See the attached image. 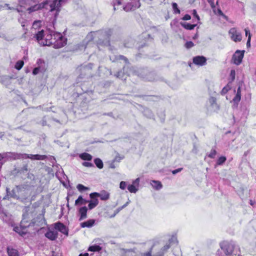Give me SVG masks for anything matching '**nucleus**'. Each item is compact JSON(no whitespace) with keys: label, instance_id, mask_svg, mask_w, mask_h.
I'll return each mask as SVG.
<instances>
[{"label":"nucleus","instance_id":"20","mask_svg":"<svg viewBox=\"0 0 256 256\" xmlns=\"http://www.w3.org/2000/svg\"><path fill=\"white\" fill-rule=\"evenodd\" d=\"M94 222L95 220H88L86 222H82L80 226L82 228H91L94 226Z\"/></svg>","mask_w":256,"mask_h":256},{"label":"nucleus","instance_id":"53","mask_svg":"<svg viewBox=\"0 0 256 256\" xmlns=\"http://www.w3.org/2000/svg\"><path fill=\"white\" fill-rule=\"evenodd\" d=\"M148 113V115L147 116H148V117H150L152 116V112L150 110H144V114L146 115Z\"/></svg>","mask_w":256,"mask_h":256},{"label":"nucleus","instance_id":"23","mask_svg":"<svg viewBox=\"0 0 256 256\" xmlns=\"http://www.w3.org/2000/svg\"><path fill=\"white\" fill-rule=\"evenodd\" d=\"M181 26L184 27V28L188 30H193L196 26V24H190L184 22H180Z\"/></svg>","mask_w":256,"mask_h":256},{"label":"nucleus","instance_id":"57","mask_svg":"<svg viewBox=\"0 0 256 256\" xmlns=\"http://www.w3.org/2000/svg\"><path fill=\"white\" fill-rule=\"evenodd\" d=\"M123 158H124V157L116 156L115 159H114V161L120 162V160L122 159Z\"/></svg>","mask_w":256,"mask_h":256},{"label":"nucleus","instance_id":"51","mask_svg":"<svg viewBox=\"0 0 256 256\" xmlns=\"http://www.w3.org/2000/svg\"><path fill=\"white\" fill-rule=\"evenodd\" d=\"M118 59H120V60H124L126 63H127L128 62V59L126 57H124V56H122V55H120V56H118Z\"/></svg>","mask_w":256,"mask_h":256},{"label":"nucleus","instance_id":"2","mask_svg":"<svg viewBox=\"0 0 256 256\" xmlns=\"http://www.w3.org/2000/svg\"><path fill=\"white\" fill-rule=\"evenodd\" d=\"M112 30H99L98 32H92L86 36V39L90 41L94 38H98V44L104 46L110 45V36L112 34Z\"/></svg>","mask_w":256,"mask_h":256},{"label":"nucleus","instance_id":"7","mask_svg":"<svg viewBox=\"0 0 256 256\" xmlns=\"http://www.w3.org/2000/svg\"><path fill=\"white\" fill-rule=\"evenodd\" d=\"M16 160L30 158L32 160H44L46 158L45 155L28 154H26L16 153Z\"/></svg>","mask_w":256,"mask_h":256},{"label":"nucleus","instance_id":"18","mask_svg":"<svg viewBox=\"0 0 256 256\" xmlns=\"http://www.w3.org/2000/svg\"><path fill=\"white\" fill-rule=\"evenodd\" d=\"M241 99V89L240 87L239 86L237 90V92L236 95L232 99V101L234 103L238 104V102Z\"/></svg>","mask_w":256,"mask_h":256},{"label":"nucleus","instance_id":"25","mask_svg":"<svg viewBox=\"0 0 256 256\" xmlns=\"http://www.w3.org/2000/svg\"><path fill=\"white\" fill-rule=\"evenodd\" d=\"M94 162L96 166L101 169L103 168L104 164L102 160L99 158H96L94 160Z\"/></svg>","mask_w":256,"mask_h":256},{"label":"nucleus","instance_id":"31","mask_svg":"<svg viewBox=\"0 0 256 256\" xmlns=\"http://www.w3.org/2000/svg\"><path fill=\"white\" fill-rule=\"evenodd\" d=\"M208 3L210 4L211 8H212L214 12L216 14V8L214 5V0H207Z\"/></svg>","mask_w":256,"mask_h":256},{"label":"nucleus","instance_id":"52","mask_svg":"<svg viewBox=\"0 0 256 256\" xmlns=\"http://www.w3.org/2000/svg\"><path fill=\"white\" fill-rule=\"evenodd\" d=\"M182 170V168H179L176 170H174L172 171V173L174 174H176L180 172Z\"/></svg>","mask_w":256,"mask_h":256},{"label":"nucleus","instance_id":"28","mask_svg":"<svg viewBox=\"0 0 256 256\" xmlns=\"http://www.w3.org/2000/svg\"><path fill=\"white\" fill-rule=\"evenodd\" d=\"M101 250V247L98 245H94L89 247L88 250L91 252H98Z\"/></svg>","mask_w":256,"mask_h":256},{"label":"nucleus","instance_id":"6","mask_svg":"<svg viewBox=\"0 0 256 256\" xmlns=\"http://www.w3.org/2000/svg\"><path fill=\"white\" fill-rule=\"evenodd\" d=\"M54 47L59 48L66 44V39L60 32H53Z\"/></svg>","mask_w":256,"mask_h":256},{"label":"nucleus","instance_id":"62","mask_svg":"<svg viewBox=\"0 0 256 256\" xmlns=\"http://www.w3.org/2000/svg\"><path fill=\"white\" fill-rule=\"evenodd\" d=\"M5 6H6V7H8V9H10V10L12 9L10 7V6H8V4H5Z\"/></svg>","mask_w":256,"mask_h":256},{"label":"nucleus","instance_id":"35","mask_svg":"<svg viewBox=\"0 0 256 256\" xmlns=\"http://www.w3.org/2000/svg\"><path fill=\"white\" fill-rule=\"evenodd\" d=\"M30 1H31V0H18V3L19 4L22 6L24 5L30 4Z\"/></svg>","mask_w":256,"mask_h":256},{"label":"nucleus","instance_id":"19","mask_svg":"<svg viewBox=\"0 0 256 256\" xmlns=\"http://www.w3.org/2000/svg\"><path fill=\"white\" fill-rule=\"evenodd\" d=\"M150 184L152 185V188L156 190H159L161 189L162 187V186L160 182L158 180H152L150 182Z\"/></svg>","mask_w":256,"mask_h":256},{"label":"nucleus","instance_id":"15","mask_svg":"<svg viewBox=\"0 0 256 256\" xmlns=\"http://www.w3.org/2000/svg\"><path fill=\"white\" fill-rule=\"evenodd\" d=\"M56 176L60 181L64 184V182L66 180L68 177L62 170H58L56 174Z\"/></svg>","mask_w":256,"mask_h":256},{"label":"nucleus","instance_id":"55","mask_svg":"<svg viewBox=\"0 0 256 256\" xmlns=\"http://www.w3.org/2000/svg\"><path fill=\"white\" fill-rule=\"evenodd\" d=\"M250 38H251V35L250 34L249 36L248 37V40L246 42V46H250Z\"/></svg>","mask_w":256,"mask_h":256},{"label":"nucleus","instance_id":"39","mask_svg":"<svg viewBox=\"0 0 256 256\" xmlns=\"http://www.w3.org/2000/svg\"><path fill=\"white\" fill-rule=\"evenodd\" d=\"M132 6L130 4H128L126 5L123 7L122 9L126 12H129L132 10Z\"/></svg>","mask_w":256,"mask_h":256},{"label":"nucleus","instance_id":"33","mask_svg":"<svg viewBox=\"0 0 256 256\" xmlns=\"http://www.w3.org/2000/svg\"><path fill=\"white\" fill-rule=\"evenodd\" d=\"M172 7L174 10V14H180V10L178 9V4L176 2H173L172 4Z\"/></svg>","mask_w":256,"mask_h":256},{"label":"nucleus","instance_id":"17","mask_svg":"<svg viewBox=\"0 0 256 256\" xmlns=\"http://www.w3.org/2000/svg\"><path fill=\"white\" fill-rule=\"evenodd\" d=\"M87 210L88 208L86 206L82 207L79 209V214L80 215V220H82L86 218Z\"/></svg>","mask_w":256,"mask_h":256},{"label":"nucleus","instance_id":"46","mask_svg":"<svg viewBox=\"0 0 256 256\" xmlns=\"http://www.w3.org/2000/svg\"><path fill=\"white\" fill-rule=\"evenodd\" d=\"M37 64L38 65V66H40L41 68H44V62L43 60L41 59H38L37 60Z\"/></svg>","mask_w":256,"mask_h":256},{"label":"nucleus","instance_id":"14","mask_svg":"<svg viewBox=\"0 0 256 256\" xmlns=\"http://www.w3.org/2000/svg\"><path fill=\"white\" fill-rule=\"evenodd\" d=\"M45 236L51 240H55L58 236V233L56 230H48Z\"/></svg>","mask_w":256,"mask_h":256},{"label":"nucleus","instance_id":"42","mask_svg":"<svg viewBox=\"0 0 256 256\" xmlns=\"http://www.w3.org/2000/svg\"><path fill=\"white\" fill-rule=\"evenodd\" d=\"M40 21H35L32 24V29L36 30L40 26Z\"/></svg>","mask_w":256,"mask_h":256},{"label":"nucleus","instance_id":"48","mask_svg":"<svg viewBox=\"0 0 256 256\" xmlns=\"http://www.w3.org/2000/svg\"><path fill=\"white\" fill-rule=\"evenodd\" d=\"M192 14L194 15V16L196 18V19L198 20H200V16H198V15L197 14V12H196V10H192Z\"/></svg>","mask_w":256,"mask_h":256},{"label":"nucleus","instance_id":"11","mask_svg":"<svg viewBox=\"0 0 256 256\" xmlns=\"http://www.w3.org/2000/svg\"><path fill=\"white\" fill-rule=\"evenodd\" d=\"M54 228L61 232L63 234L68 236V230L66 226L64 225L62 223L58 222L54 224Z\"/></svg>","mask_w":256,"mask_h":256},{"label":"nucleus","instance_id":"60","mask_svg":"<svg viewBox=\"0 0 256 256\" xmlns=\"http://www.w3.org/2000/svg\"><path fill=\"white\" fill-rule=\"evenodd\" d=\"M79 256H88V253H84V254H80Z\"/></svg>","mask_w":256,"mask_h":256},{"label":"nucleus","instance_id":"44","mask_svg":"<svg viewBox=\"0 0 256 256\" xmlns=\"http://www.w3.org/2000/svg\"><path fill=\"white\" fill-rule=\"evenodd\" d=\"M127 186V184L126 182L122 181L120 182V189L124 190Z\"/></svg>","mask_w":256,"mask_h":256},{"label":"nucleus","instance_id":"9","mask_svg":"<svg viewBox=\"0 0 256 256\" xmlns=\"http://www.w3.org/2000/svg\"><path fill=\"white\" fill-rule=\"evenodd\" d=\"M244 50H236L232 58V60L234 64L239 65L242 62L244 56Z\"/></svg>","mask_w":256,"mask_h":256},{"label":"nucleus","instance_id":"49","mask_svg":"<svg viewBox=\"0 0 256 256\" xmlns=\"http://www.w3.org/2000/svg\"><path fill=\"white\" fill-rule=\"evenodd\" d=\"M216 14L221 16H224V14H223V12H222V11L221 10L220 8H216Z\"/></svg>","mask_w":256,"mask_h":256},{"label":"nucleus","instance_id":"10","mask_svg":"<svg viewBox=\"0 0 256 256\" xmlns=\"http://www.w3.org/2000/svg\"><path fill=\"white\" fill-rule=\"evenodd\" d=\"M90 198H93L94 196H96L97 197H100V200H106L109 199L110 198V194L105 191L103 190L100 192V193L98 192H93L90 194Z\"/></svg>","mask_w":256,"mask_h":256},{"label":"nucleus","instance_id":"64","mask_svg":"<svg viewBox=\"0 0 256 256\" xmlns=\"http://www.w3.org/2000/svg\"><path fill=\"white\" fill-rule=\"evenodd\" d=\"M18 228H16H16H14V230H15L16 232H18V233H20V232H18Z\"/></svg>","mask_w":256,"mask_h":256},{"label":"nucleus","instance_id":"40","mask_svg":"<svg viewBox=\"0 0 256 256\" xmlns=\"http://www.w3.org/2000/svg\"><path fill=\"white\" fill-rule=\"evenodd\" d=\"M92 64H88V65L84 66L82 68V70L84 72H86L87 71L90 70L92 68Z\"/></svg>","mask_w":256,"mask_h":256},{"label":"nucleus","instance_id":"3","mask_svg":"<svg viewBox=\"0 0 256 256\" xmlns=\"http://www.w3.org/2000/svg\"><path fill=\"white\" fill-rule=\"evenodd\" d=\"M53 32L52 30H48L45 33L42 30L35 34L34 38L41 46H54Z\"/></svg>","mask_w":256,"mask_h":256},{"label":"nucleus","instance_id":"61","mask_svg":"<svg viewBox=\"0 0 256 256\" xmlns=\"http://www.w3.org/2000/svg\"><path fill=\"white\" fill-rule=\"evenodd\" d=\"M198 37V34L196 33L194 36L193 39H196Z\"/></svg>","mask_w":256,"mask_h":256},{"label":"nucleus","instance_id":"22","mask_svg":"<svg viewBox=\"0 0 256 256\" xmlns=\"http://www.w3.org/2000/svg\"><path fill=\"white\" fill-rule=\"evenodd\" d=\"M79 157L82 160H91L92 156L90 154L87 152H83L79 154Z\"/></svg>","mask_w":256,"mask_h":256},{"label":"nucleus","instance_id":"50","mask_svg":"<svg viewBox=\"0 0 256 256\" xmlns=\"http://www.w3.org/2000/svg\"><path fill=\"white\" fill-rule=\"evenodd\" d=\"M191 18V16L190 15L188 14H186L182 18V20H190Z\"/></svg>","mask_w":256,"mask_h":256},{"label":"nucleus","instance_id":"36","mask_svg":"<svg viewBox=\"0 0 256 256\" xmlns=\"http://www.w3.org/2000/svg\"><path fill=\"white\" fill-rule=\"evenodd\" d=\"M216 154V152L214 149H212L209 154H208L206 156L212 158H214Z\"/></svg>","mask_w":256,"mask_h":256},{"label":"nucleus","instance_id":"34","mask_svg":"<svg viewBox=\"0 0 256 256\" xmlns=\"http://www.w3.org/2000/svg\"><path fill=\"white\" fill-rule=\"evenodd\" d=\"M170 247V242L166 244L162 248H161V252L162 254H164L168 250Z\"/></svg>","mask_w":256,"mask_h":256},{"label":"nucleus","instance_id":"47","mask_svg":"<svg viewBox=\"0 0 256 256\" xmlns=\"http://www.w3.org/2000/svg\"><path fill=\"white\" fill-rule=\"evenodd\" d=\"M235 76H236L235 70H230V76L231 77L232 80L235 78Z\"/></svg>","mask_w":256,"mask_h":256},{"label":"nucleus","instance_id":"27","mask_svg":"<svg viewBox=\"0 0 256 256\" xmlns=\"http://www.w3.org/2000/svg\"><path fill=\"white\" fill-rule=\"evenodd\" d=\"M76 188L80 192H82L90 190L89 188L86 187L82 184H78L76 186Z\"/></svg>","mask_w":256,"mask_h":256},{"label":"nucleus","instance_id":"59","mask_svg":"<svg viewBox=\"0 0 256 256\" xmlns=\"http://www.w3.org/2000/svg\"><path fill=\"white\" fill-rule=\"evenodd\" d=\"M118 212V210H117L116 212H114V214H112L111 216H110V218H113V217H114Z\"/></svg>","mask_w":256,"mask_h":256},{"label":"nucleus","instance_id":"32","mask_svg":"<svg viewBox=\"0 0 256 256\" xmlns=\"http://www.w3.org/2000/svg\"><path fill=\"white\" fill-rule=\"evenodd\" d=\"M226 158L225 156H222L220 157L217 162H216V164L217 165H222V164L226 160Z\"/></svg>","mask_w":256,"mask_h":256},{"label":"nucleus","instance_id":"56","mask_svg":"<svg viewBox=\"0 0 256 256\" xmlns=\"http://www.w3.org/2000/svg\"><path fill=\"white\" fill-rule=\"evenodd\" d=\"M244 31H245V32H246V36H249L250 34V30H248V29H246V28H245V29H244Z\"/></svg>","mask_w":256,"mask_h":256},{"label":"nucleus","instance_id":"21","mask_svg":"<svg viewBox=\"0 0 256 256\" xmlns=\"http://www.w3.org/2000/svg\"><path fill=\"white\" fill-rule=\"evenodd\" d=\"M94 196L93 198L89 202V204L88 205V208L90 210H92L95 208L98 204V200L97 198H94Z\"/></svg>","mask_w":256,"mask_h":256},{"label":"nucleus","instance_id":"37","mask_svg":"<svg viewBox=\"0 0 256 256\" xmlns=\"http://www.w3.org/2000/svg\"><path fill=\"white\" fill-rule=\"evenodd\" d=\"M230 86L228 84L225 86L222 90L221 91V94L222 95L225 94L230 90Z\"/></svg>","mask_w":256,"mask_h":256},{"label":"nucleus","instance_id":"58","mask_svg":"<svg viewBox=\"0 0 256 256\" xmlns=\"http://www.w3.org/2000/svg\"><path fill=\"white\" fill-rule=\"evenodd\" d=\"M121 74H122V72H118V73L116 74V76L117 78H120V76H121Z\"/></svg>","mask_w":256,"mask_h":256},{"label":"nucleus","instance_id":"12","mask_svg":"<svg viewBox=\"0 0 256 256\" xmlns=\"http://www.w3.org/2000/svg\"><path fill=\"white\" fill-rule=\"evenodd\" d=\"M140 178H137L133 181L132 184H129L127 188L128 191L132 193H136L138 190L139 186Z\"/></svg>","mask_w":256,"mask_h":256},{"label":"nucleus","instance_id":"8","mask_svg":"<svg viewBox=\"0 0 256 256\" xmlns=\"http://www.w3.org/2000/svg\"><path fill=\"white\" fill-rule=\"evenodd\" d=\"M230 38L234 42H239L242 40V36L240 32L236 28H231L228 32Z\"/></svg>","mask_w":256,"mask_h":256},{"label":"nucleus","instance_id":"16","mask_svg":"<svg viewBox=\"0 0 256 256\" xmlns=\"http://www.w3.org/2000/svg\"><path fill=\"white\" fill-rule=\"evenodd\" d=\"M0 216L4 222L8 224L12 223V216L7 212H2Z\"/></svg>","mask_w":256,"mask_h":256},{"label":"nucleus","instance_id":"13","mask_svg":"<svg viewBox=\"0 0 256 256\" xmlns=\"http://www.w3.org/2000/svg\"><path fill=\"white\" fill-rule=\"evenodd\" d=\"M193 62L196 65L202 66L206 64V58L204 56H196L193 58Z\"/></svg>","mask_w":256,"mask_h":256},{"label":"nucleus","instance_id":"5","mask_svg":"<svg viewBox=\"0 0 256 256\" xmlns=\"http://www.w3.org/2000/svg\"><path fill=\"white\" fill-rule=\"evenodd\" d=\"M134 73L138 76L148 81H154L155 80V74L153 72H149L146 68H140L134 72Z\"/></svg>","mask_w":256,"mask_h":256},{"label":"nucleus","instance_id":"24","mask_svg":"<svg viewBox=\"0 0 256 256\" xmlns=\"http://www.w3.org/2000/svg\"><path fill=\"white\" fill-rule=\"evenodd\" d=\"M7 252L8 256H19L18 250L13 248L8 247Z\"/></svg>","mask_w":256,"mask_h":256},{"label":"nucleus","instance_id":"1","mask_svg":"<svg viewBox=\"0 0 256 256\" xmlns=\"http://www.w3.org/2000/svg\"><path fill=\"white\" fill-rule=\"evenodd\" d=\"M66 0H46L28 8L27 10L29 14H30L43 8L48 9L46 6H48L50 12L56 10V14H58V12L60 10L61 6L66 3Z\"/></svg>","mask_w":256,"mask_h":256},{"label":"nucleus","instance_id":"4","mask_svg":"<svg viewBox=\"0 0 256 256\" xmlns=\"http://www.w3.org/2000/svg\"><path fill=\"white\" fill-rule=\"evenodd\" d=\"M220 248L216 252L218 256H230L234 250L235 244L230 241H224L220 244Z\"/></svg>","mask_w":256,"mask_h":256},{"label":"nucleus","instance_id":"54","mask_svg":"<svg viewBox=\"0 0 256 256\" xmlns=\"http://www.w3.org/2000/svg\"><path fill=\"white\" fill-rule=\"evenodd\" d=\"M133 45L132 40H130V44H124V46L127 48H130Z\"/></svg>","mask_w":256,"mask_h":256},{"label":"nucleus","instance_id":"26","mask_svg":"<svg viewBox=\"0 0 256 256\" xmlns=\"http://www.w3.org/2000/svg\"><path fill=\"white\" fill-rule=\"evenodd\" d=\"M122 4V2L120 0H114L112 2V6H114V10H116V9H118V6H120Z\"/></svg>","mask_w":256,"mask_h":256},{"label":"nucleus","instance_id":"41","mask_svg":"<svg viewBox=\"0 0 256 256\" xmlns=\"http://www.w3.org/2000/svg\"><path fill=\"white\" fill-rule=\"evenodd\" d=\"M184 46L186 48H190L194 46V44L191 41H188L185 44Z\"/></svg>","mask_w":256,"mask_h":256},{"label":"nucleus","instance_id":"43","mask_svg":"<svg viewBox=\"0 0 256 256\" xmlns=\"http://www.w3.org/2000/svg\"><path fill=\"white\" fill-rule=\"evenodd\" d=\"M82 165L85 167L91 168L94 167V164L90 162H84L82 163Z\"/></svg>","mask_w":256,"mask_h":256},{"label":"nucleus","instance_id":"63","mask_svg":"<svg viewBox=\"0 0 256 256\" xmlns=\"http://www.w3.org/2000/svg\"><path fill=\"white\" fill-rule=\"evenodd\" d=\"M5 6H6V7H8V9H10V10L12 9L10 7V6H8V4H5Z\"/></svg>","mask_w":256,"mask_h":256},{"label":"nucleus","instance_id":"45","mask_svg":"<svg viewBox=\"0 0 256 256\" xmlns=\"http://www.w3.org/2000/svg\"><path fill=\"white\" fill-rule=\"evenodd\" d=\"M209 102L212 106H214V104L216 105V98L214 97H211L209 99Z\"/></svg>","mask_w":256,"mask_h":256},{"label":"nucleus","instance_id":"29","mask_svg":"<svg viewBox=\"0 0 256 256\" xmlns=\"http://www.w3.org/2000/svg\"><path fill=\"white\" fill-rule=\"evenodd\" d=\"M44 71V68H41L40 66H38V67L34 68L32 71V74L34 75H36L38 74L40 72H42Z\"/></svg>","mask_w":256,"mask_h":256},{"label":"nucleus","instance_id":"38","mask_svg":"<svg viewBox=\"0 0 256 256\" xmlns=\"http://www.w3.org/2000/svg\"><path fill=\"white\" fill-rule=\"evenodd\" d=\"M84 201V202H86V201H85L82 198V196H79V197L76 200L75 202V204L76 205H78L79 204H84L83 202Z\"/></svg>","mask_w":256,"mask_h":256},{"label":"nucleus","instance_id":"30","mask_svg":"<svg viewBox=\"0 0 256 256\" xmlns=\"http://www.w3.org/2000/svg\"><path fill=\"white\" fill-rule=\"evenodd\" d=\"M24 64V62L22 60H18L16 63L14 68L18 70H20L23 66Z\"/></svg>","mask_w":256,"mask_h":256}]
</instances>
